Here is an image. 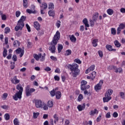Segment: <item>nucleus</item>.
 <instances>
[{
    "mask_svg": "<svg viewBox=\"0 0 125 125\" xmlns=\"http://www.w3.org/2000/svg\"><path fill=\"white\" fill-rule=\"evenodd\" d=\"M20 14H21V12L19 11H17L16 12V17L18 18L20 16Z\"/></svg>",
    "mask_w": 125,
    "mask_h": 125,
    "instance_id": "obj_55",
    "label": "nucleus"
},
{
    "mask_svg": "<svg viewBox=\"0 0 125 125\" xmlns=\"http://www.w3.org/2000/svg\"><path fill=\"white\" fill-rule=\"evenodd\" d=\"M83 23L84 24L85 27H89V24H88V21L87 19L84 18L83 21Z\"/></svg>",
    "mask_w": 125,
    "mask_h": 125,
    "instance_id": "obj_15",
    "label": "nucleus"
},
{
    "mask_svg": "<svg viewBox=\"0 0 125 125\" xmlns=\"http://www.w3.org/2000/svg\"><path fill=\"white\" fill-rule=\"evenodd\" d=\"M29 85H27L25 87V94L27 97H29V96H31L33 92H35L36 91V89L34 88H31Z\"/></svg>",
    "mask_w": 125,
    "mask_h": 125,
    "instance_id": "obj_4",
    "label": "nucleus"
},
{
    "mask_svg": "<svg viewBox=\"0 0 125 125\" xmlns=\"http://www.w3.org/2000/svg\"><path fill=\"white\" fill-rule=\"evenodd\" d=\"M2 20H6V16L5 15H2L1 16Z\"/></svg>",
    "mask_w": 125,
    "mask_h": 125,
    "instance_id": "obj_63",
    "label": "nucleus"
},
{
    "mask_svg": "<svg viewBox=\"0 0 125 125\" xmlns=\"http://www.w3.org/2000/svg\"><path fill=\"white\" fill-rule=\"evenodd\" d=\"M120 96L122 97V99H124L125 98V93L123 92H120Z\"/></svg>",
    "mask_w": 125,
    "mask_h": 125,
    "instance_id": "obj_61",
    "label": "nucleus"
},
{
    "mask_svg": "<svg viewBox=\"0 0 125 125\" xmlns=\"http://www.w3.org/2000/svg\"><path fill=\"white\" fill-rule=\"evenodd\" d=\"M95 77H96V72L93 71L92 73V77H91V80L93 81L94 79H95Z\"/></svg>",
    "mask_w": 125,
    "mask_h": 125,
    "instance_id": "obj_38",
    "label": "nucleus"
},
{
    "mask_svg": "<svg viewBox=\"0 0 125 125\" xmlns=\"http://www.w3.org/2000/svg\"><path fill=\"white\" fill-rule=\"evenodd\" d=\"M118 116H119V114H118V112H115L113 114V117L114 118H117Z\"/></svg>",
    "mask_w": 125,
    "mask_h": 125,
    "instance_id": "obj_57",
    "label": "nucleus"
},
{
    "mask_svg": "<svg viewBox=\"0 0 125 125\" xmlns=\"http://www.w3.org/2000/svg\"><path fill=\"white\" fill-rule=\"evenodd\" d=\"M95 77H96V72L93 71L92 73V77H91V80L93 81L94 79H95Z\"/></svg>",
    "mask_w": 125,
    "mask_h": 125,
    "instance_id": "obj_37",
    "label": "nucleus"
},
{
    "mask_svg": "<svg viewBox=\"0 0 125 125\" xmlns=\"http://www.w3.org/2000/svg\"><path fill=\"white\" fill-rule=\"evenodd\" d=\"M23 6L25 8L28 7V0H23Z\"/></svg>",
    "mask_w": 125,
    "mask_h": 125,
    "instance_id": "obj_25",
    "label": "nucleus"
},
{
    "mask_svg": "<svg viewBox=\"0 0 125 125\" xmlns=\"http://www.w3.org/2000/svg\"><path fill=\"white\" fill-rule=\"evenodd\" d=\"M4 42H5V44H8V37L5 38Z\"/></svg>",
    "mask_w": 125,
    "mask_h": 125,
    "instance_id": "obj_60",
    "label": "nucleus"
},
{
    "mask_svg": "<svg viewBox=\"0 0 125 125\" xmlns=\"http://www.w3.org/2000/svg\"><path fill=\"white\" fill-rule=\"evenodd\" d=\"M48 9L52 10L54 9V4L53 3H50L48 5Z\"/></svg>",
    "mask_w": 125,
    "mask_h": 125,
    "instance_id": "obj_28",
    "label": "nucleus"
},
{
    "mask_svg": "<svg viewBox=\"0 0 125 125\" xmlns=\"http://www.w3.org/2000/svg\"><path fill=\"white\" fill-rule=\"evenodd\" d=\"M105 47H106V49H107V50H108L109 51H112V49L113 48V46L112 45L107 44L105 46Z\"/></svg>",
    "mask_w": 125,
    "mask_h": 125,
    "instance_id": "obj_30",
    "label": "nucleus"
},
{
    "mask_svg": "<svg viewBox=\"0 0 125 125\" xmlns=\"http://www.w3.org/2000/svg\"><path fill=\"white\" fill-rule=\"evenodd\" d=\"M98 54L100 56V57H103V52H102V51L101 50H99L98 51Z\"/></svg>",
    "mask_w": 125,
    "mask_h": 125,
    "instance_id": "obj_51",
    "label": "nucleus"
},
{
    "mask_svg": "<svg viewBox=\"0 0 125 125\" xmlns=\"http://www.w3.org/2000/svg\"><path fill=\"white\" fill-rule=\"evenodd\" d=\"M34 28H36L37 31H40L41 25H40V23H39L38 22L35 21L34 22Z\"/></svg>",
    "mask_w": 125,
    "mask_h": 125,
    "instance_id": "obj_11",
    "label": "nucleus"
},
{
    "mask_svg": "<svg viewBox=\"0 0 125 125\" xmlns=\"http://www.w3.org/2000/svg\"><path fill=\"white\" fill-rule=\"evenodd\" d=\"M87 82L84 80H83L81 82V85H85Z\"/></svg>",
    "mask_w": 125,
    "mask_h": 125,
    "instance_id": "obj_56",
    "label": "nucleus"
},
{
    "mask_svg": "<svg viewBox=\"0 0 125 125\" xmlns=\"http://www.w3.org/2000/svg\"><path fill=\"white\" fill-rule=\"evenodd\" d=\"M4 117L5 120H6V121H8V120H9V119H10V116H9V114L8 113L5 114L4 115Z\"/></svg>",
    "mask_w": 125,
    "mask_h": 125,
    "instance_id": "obj_43",
    "label": "nucleus"
},
{
    "mask_svg": "<svg viewBox=\"0 0 125 125\" xmlns=\"http://www.w3.org/2000/svg\"><path fill=\"white\" fill-rule=\"evenodd\" d=\"M83 94H80L78 98V100L79 102H81V101L83 100Z\"/></svg>",
    "mask_w": 125,
    "mask_h": 125,
    "instance_id": "obj_35",
    "label": "nucleus"
},
{
    "mask_svg": "<svg viewBox=\"0 0 125 125\" xmlns=\"http://www.w3.org/2000/svg\"><path fill=\"white\" fill-rule=\"evenodd\" d=\"M16 89L19 90L17 93L13 96V98L16 101H17L19 99L22 98V93L23 92V87L21 86V84L19 83L16 86Z\"/></svg>",
    "mask_w": 125,
    "mask_h": 125,
    "instance_id": "obj_3",
    "label": "nucleus"
},
{
    "mask_svg": "<svg viewBox=\"0 0 125 125\" xmlns=\"http://www.w3.org/2000/svg\"><path fill=\"white\" fill-rule=\"evenodd\" d=\"M55 95H56V99H60V98H61V96L62 94H61V92L57 91L56 92Z\"/></svg>",
    "mask_w": 125,
    "mask_h": 125,
    "instance_id": "obj_19",
    "label": "nucleus"
},
{
    "mask_svg": "<svg viewBox=\"0 0 125 125\" xmlns=\"http://www.w3.org/2000/svg\"><path fill=\"white\" fill-rule=\"evenodd\" d=\"M114 44L116 47H121L122 44H120V42L118 40H115L114 41Z\"/></svg>",
    "mask_w": 125,
    "mask_h": 125,
    "instance_id": "obj_24",
    "label": "nucleus"
},
{
    "mask_svg": "<svg viewBox=\"0 0 125 125\" xmlns=\"http://www.w3.org/2000/svg\"><path fill=\"white\" fill-rule=\"evenodd\" d=\"M105 117L107 119H109V118H111V112H107L105 115Z\"/></svg>",
    "mask_w": 125,
    "mask_h": 125,
    "instance_id": "obj_54",
    "label": "nucleus"
},
{
    "mask_svg": "<svg viewBox=\"0 0 125 125\" xmlns=\"http://www.w3.org/2000/svg\"><path fill=\"white\" fill-rule=\"evenodd\" d=\"M50 94L52 97H53L54 96H55V95L56 94L55 93V90L53 89L52 91L50 92Z\"/></svg>",
    "mask_w": 125,
    "mask_h": 125,
    "instance_id": "obj_44",
    "label": "nucleus"
},
{
    "mask_svg": "<svg viewBox=\"0 0 125 125\" xmlns=\"http://www.w3.org/2000/svg\"><path fill=\"white\" fill-rule=\"evenodd\" d=\"M125 24L123 23H120L119 27L117 28V35H120L121 34V32L122 30H124V29H125Z\"/></svg>",
    "mask_w": 125,
    "mask_h": 125,
    "instance_id": "obj_7",
    "label": "nucleus"
},
{
    "mask_svg": "<svg viewBox=\"0 0 125 125\" xmlns=\"http://www.w3.org/2000/svg\"><path fill=\"white\" fill-rule=\"evenodd\" d=\"M68 70H70L71 72L70 73L71 75L72 74L74 78H76L77 76L80 75V70L79 69V65L77 63H73L72 64H68L67 65Z\"/></svg>",
    "mask_w": 125,
    "mask_h": 125,
    "instance_id": "obj_2",
    "label": "nucleus"
},
{
    "mask_svg": "<svg viewBox=\"0 0 125 125\" xmlns=\"http://www.w3.org/2000/svg\"><path fill=\"white\" fill-rule=\"evenodd\" d=\"M117 31H116V29L111 28V34L112 35H116Z\"/></svg>",
    "mask_w": 125,
    "mask_h": 125,
    "instance_id": "obj_48",
    "label": "nucleus"
},
{
    "mask_svg": "<svg viewBox=\"0 0 125 125\" xmlns=\"http://www.w3.org/2000/svg\"><path fill=\"white\" fill-rule=\"evenodd\" d=\"M99 16V14H98V13L97 12L95 13L93 15L92 20L95 21V22H96V21H97V18H98Z\"/></svg>",
    "mask_w": 125,
    "mask_h": 125,
    "instance_id": "obj_13",
    "label": "nucleus"
},
{
    "mask_svg": "<svg viewBox=\"0 0 125 125\" xmlns=\"http://www.w3.org/2000/svg\"><path fill=\"white\" fill-rule=\"evenodd\" d=\"M120 12L122 13H125V8H121Z\"/></svg>",
    "mask_w": 125,
    "mask_h": 125,
    "instance_id": "obj_64",
    "label": "nucleus"
},
{
    "mask_svg": "<svg viewBox=\"0 0 125 125\" xmlns=\"http://www.w3.org/2000/svg\"><path fill=\"white\" fill-rule=\"evenodd\" d=\"M7 55V50L6 48L3 47V57H6Z\"/></svg>",
    "mask_w": 125,
    "mask_h": 125,
    "instance_id": "obj_31",
    "label": "nucleus"
},
{
    "mask_svg": "<svg viewBox=\"0 0 125 125\" xmlns=\"http://www.w3.org/2000/svg\"><path fill=\"white\" fill-rule=\"evenodd\" d=\"M89 87H90V86H89V85H87L86 86L84 85H81V90H85V89H88Z\"/></svg>",
    "mask_w": 125,
    "mask_h": 125,
    "instance_id": "obj_20",
    "label": "nucleus"
},
{
    "mask_svg": "<svg viewBox=\"0 0 125 125\" xmlns=\"http://www.w3.org/2000/svg\"><path fill=\"white\" fill-rule=\"evenodd\" d=\"M102 84H103V80H101L100 82L95 86V90L98 91L102 88Z\"/></svg>",
    "mask_w": 125,
    "mask_h": 125,
    "instance_id": "obj_6",
    "label": "nucleus"
},
{
    "mask_svg": "<svg viewBox=\"0 0 125 125\" xmlns=\"http://www.w3.org/2000/svg\"><path fill=\"white\" fill-rule=\"evenodd\" d=\"M1 108H2V109H4L5 110H6V109H8V105H1Z\"/></svg>",
    "mask_w": 125,
    "mask_h": 125,
    "instance_id": "obj_58",
    "label": "nucleus"
},
{
    "mask_svg": "<svg viewBox=\"0 0 125 125\" xmlns=\"http://www.w3.org/2000/svg\"><path fill=\"white\" fill-rule=\"evenodd\" d=\"M50 59H52L53 61H57V58L53 56H51Z\"/></svg>",
    "mask_w": 125,
    "mask_h": 125,
    "instance_id": "obj_59",
    "label": "nucleus"
},
{
    "mask_svg": "<svg viewBox=\"0 0 125 125\" xmlns=\"http://www.w3.org/2000/svg\"><path fill=\"white\" fill-rule=\"evenodd\" d=\"M107 13L109 15H112V14L114 13V11L112 9H108L107 10Z\"/></svg>",
    "mask_w": 125,
    "mask_h": 125,
    "instance_id": "obj_32",
    "label": "nucleus"
},
{
    "mask_svg": "<svg viewBox=\"0 0 125 125\" xmlns=\"http://www.w3.org/2000/svg\"><path fill=\"white\" fill-rule=\"evenodd\" d=\"M20 122L19 120L17 118H15L14 120V125H19Z\"/></svg>",
    "mask_w": 125,
    "mask_h": 125,
    "instance_id": "obj_36",
    "label": "nucleus"
},
{
    "mask_svg": "<svg viewBox=\"0 0 125 125\" xmlns=\"http://www.w3.org/2000/svg\"><path fill=\"white\" fill-rule=\"evenodd\" d=\"M71 54H72V51L70 49H68L65 51V53L64 54V55L65 56H69V55H71Z\"/></svg>",
    "mask_w": 125,
    "mask_h": 125,
    "instance_id": "obj_27",
    "label": "nucleus"
},
{
    "mask_svg": "<svg viewBox=\"0 0 125 125\" xmlns=\"http://www.w3.org/2000/svg\"><path fill=\"white\" fill-rule=\"evenodd\" d=\"M12 60L14 62H16V61H17V56H16V55H13Z\"/></svg>",
    "mask_w": 125,
    "mask_h": 125,
    "instance_id": "obj_47",
    "label": "nucleus"
},
{
    "mask_svg": "<svg viewBox=\"0 0 125 125\" xmlns=\"http://www.w3.org/2000/svg\"><path fill=\"white\" fill-rule=\"evenodd\" d=\"M48 15L49 16L54 18V16H55V11L50 10L48 11Z\"/></svg>",
    "mask_w": 125,
    "mask_h": 125,
    "instance_id": "obj_16",
    "label": "nucleus"
},
{
    "mask_svg": "<svg viewBox=\"0 0 125 125\" xmlns=\"http://www.w3.org/2000/svg\"><path fill=\"white\" fill-rule=\"evenodd\" d=\"M53 118L54 119V124L56 125V122H58V121H59V118L58 117V115L55 114L54 115Z\"/></svg>",
    "mask_w": 125,
    "mask_h": 125,
    "instance_id": "obj_23",
    "label": "nucleus"
},
{
    "mask_svg": "<svg viewBox=\"0 0 125 125\" xmlns=\"http://www.w3.org/2000/svg\"><path fill=\"white\" fill-rule=\"evenodd\" d=\"M99 111L97 110V109L95 108L94 109V110H91V111L89 112L90 116H94L95 114H98Z\"/></svg>",
    "mask_w": 125,
    "mask_h": 125,
    "instance_id": "obj_14",
    "label": "nucleus"
},
{
    "mask_svg": "<svg viewBox=\"0 0 125 125\" xmlns=\"http://www.w3.org/2000/svg\"><path fill=\"white\" fill-rule=\"evenodd\" d=\"M59 40H60V32L59 31H57L51 42L52 46L49 47V50L51 51V53H55V50H56L55 46L57 44Z\"/></svg>",
    "mask_w": 125,
    "mask_h": 125,
    "instance_id": "obj_1",
    "label": "nucleus"
},
{
    "mask_svg": "<svg viewBox=\"0 0 125 125\" xmlns=\"http://www.w3.org/2000/svg\"><path fill=\"white\" fill-rule=\"evenodd\" d=\"M74 61L76 63H78V64H82V61L79 59H76Z\"/></svg>",
    "mask_w": 125,
    "mask_h": 125,
    "instance_id": "obj_49",
    "label": "nucleus"
},
{
    "mask_svg": "<svg viewBox=\"0 0 125 125\" xmlns=\"http://www.w3.org/2000/svg\"><path fill=\"white\" fill-rule=\"evenodd\" d=\"M8 33H10V28L8 27H7L4 29V33L8 34Z\"/></svg>",
    "mask_w": 125,
    "mask_h": 125,
    "instance_id": "obj_39",
    "label": "nucleus"
},
{
    "mask_svg": "<svg viewBox=\"0 0 125 125\" xmlns=\"http://www.w3.org/2000/svg\"><path fill=\"white\" fill-rule=\"evenodd\" d=\"M95 21H94L93 20H90V26L91 27H93V26H94V25L95 24Z\"/></svg>",
    "mask_w": 125,
    "mask_h": 125,
    "instance_id": "obj_45",
    "label": "nucleus"
},
{
    "mask_svg": "<svg viewBox=\"0 0 125 125\" xmlns=\"http://www.w3.org/2000/svg\"><path fill=\"white\" fill-rule=\"evenodd\" d=\"M25 20H26V17L24 16H22L19 21H20V22H23L24 23V21H25Z\"/></svg>",
    "mask_w": 125,
    "mask_h": 125,
    "instance_id": "obj_40",
    "label": "nucleus"
},
{
    "mask_svg": "<svg viewBox=\"0 0 125 125\" xmlns=\"http://www.w3.org/2000/svg\"><path fill=\"white\" fill-rule=\"evenodd\" d=\"M113 92H114V91L112 89H108L105 94L108 96H111V94H113Z\"/></svg>",
    "mask_w": 125,
    "mask_h": 125,
    "instance_id": "obj_17",
    "label": "nucleus"
},
{
    "mask_svg": "<svg viewBox=\"0 0 125 125\" xmlns=\"http://www.w3.org/2000/svg\"><path fill=\"white\" fill-rule=\"evenodd\" d=\"M44 70L46 72H50V71H51V68H50V67H49V66H47L44 69Z\"/></svg>",
    "mask_w": 125,
    "mask_h": 125,
    "instance_id": "obj_53",
    "label": "nucleus"
},
{
    "mask_svg": "<svg viewBox=\"0 0 125 125\" xmlns=\"http://www.w3.org/2000/svg\"><path fill=\"white\" fill-rule=\"evenodd\" d=\"M47 105L49 108H52L53 107V102L51 101H49Z\"/></svg>",
    "mask_w": 125,
    "mask_h": 125,
    "instance_id": "obj_26",
    "label": "nucleus"
},
{
    "mask_svg": "<svg viewBox=\"0 0 125 125\" xmlns=\"http://www.w3.org/2000/svg\"><path fill=\"white\" fill-rule=\"evenodd\" d=\"M11 82L12 83L14 84H16L17 83H20V81L17 79V76H15L11 80Z\"/></svg>",
    "mask_w": 125,
    "mask_h": 125,
    "instance_id": "obj_10",
    "label": "nucleus"
},
{
    "mask_svg": "<svg viewBox=\"0 0 125 125\" xmlns=\"http://www.w3.org/2000/svg\"><path fill=\"white\" fill-rule=\"evenodd\" d=\"M85 108V104H83V105L79 104L77 106V109H78L79 111H83V110H84Z\"/></svg>",
    "mask_w": 125,
    "mask_h": 125,
    "instance_id": "obj_12",
    "label": "nucleus"
},
{
    "mask_svg": "<svg viewBox=\"0 0 125 125\" xmlns=\"http://www.w3.org/2000/svg\"><path fill=\"white\" fill-rule=\"evenodd\" d=\"M89 70H90V72H91L95 69V65H92L90 67L88 68Z\"/></svg>",
    "mask_w": 125,
    "mask_h": 125,
    "instance_id": "obj_46",
    "label": "nucleus"
},
{
    "mask_svg": "<svg viewBox=\"0 0 125 125\" xmlns=\"http://www.w3.org/2000/svg\"><path fill=\"white\" fill-rule=\"evenodd\" d=\"M25 26L26 27V28L27 29L28 32H31V27H30V25H29V24L26 23L25 24Z\"/></svg>",
    "mask_w": 125,
    "mask_h": 125,
    "instance_id": "obj_50",
    "label": "nucleus"
},
{
    "mask_svg": "<svg viewBox=\"0 0 125 125\" xmlns=\"http://www.w3.org/2000/svg\"><path fill=\"white\" fill-rule=\"evenodd\" d=\"M22 51H24V49H21V48L20 47L16 50V52L17 54H20Z\"/></svg>",
    "mask_w": 125,
    "mask_h": 125,
    "instance_id": "obj_34",
    "label": "nucleus"
},
{
    "mask_svg": "<svg viewBox=\"0 0 125 125\" xmlns=\"http://www.w3.org/2000/svg\"><path fill=\"white\" fill-rule=\"evenodd\" d=\"M111 99L112 97L105 94V97L103 98V101L104 103H105V102H109V101H110V100H111Z\"/></svg>",
    "mask_w": 125,
    "mask_h": 125,
    "instance_id": "obj_9",
    "label": "nucleus"
},
{
    "mask_svg": "<svg viewBox=\"0 0 125 125\" xmlns=\"http://www.w3.org/2000/svg\"><path fill=\"white\" fill-rule=\"evenodd\" d=\"M97 42H98V39H94L93 40L92 44L93 46L96 47V46H97L98 44Z\"/></svg>",
    "mask_w": 125,
    "mask_h": 125,
    "instance_id": "obj_29",
    "label": "nucleus"
},
{
    "mask_svg": "<svg viewBox=\"0 0 125 125\" xmlns=\"http://www.w3.org/2000/svg\"><path fill=\"white\" fill-rule=\"evenodd\" d=\"M62 49H63V45L61 44H58V50L59 53H61V52L62 51Z\"/></svg>",
    "mask_w": 125,
    "mask_h": 125,
    "instance_id": "obj_22",
    "label": "nucleus"
},
{
    "mask_svg": "<svg viewBox=\"0 0 125 125\" xmlns=\"http://www.w3.org/2000/svg\"><path fill=\"white\" fill-rule=\"evenodd\" d=\"M24 26H25L24 22L19 21H18L17 25L15 27V30L16 31V32H18L19 30H22L24 27Z\"/></svg>",
    "mask_w": 125,
    "mask_h": 125,
    "instance_id": "obj_5",
    "label": "nucleus"
},
{
    "mask_svg": "<svg viewBox=\"0 0 125 125\" xmlns=\"http://www.w3.org/2000/svg\"><path fill=\"white\" fill-rule=\"evenodd\" d=\"M35 106L36 108H42V102L41 101V100H36L35 101Z\"/></svg>",
    "mask_w": 125,
    "mask_h": 125,
    "instance_id": "obj_8",
    "label": "nucleus"
},
{
    "mask_svg": "<svg viewBox=\"0 0 125 125\" xmlns=\"http://www.w3.org/2000/svg\"><path fill=\"white\" fill-rule=\"evenodd\" d=\"M54 78L55 81H57L58 82H59V81H60V77H59V76L57 75H55Z\"/></svg>",
    "mask_w": 125,
    "mask_h": 125,
    "instance_id": "obj_52",
    "label": "nucleus"
},
{
    "mask_svg": "<svg viewBox=\"0 0 125 125\" xmlns=\"http://www.w3.org/2000/svg\"><path fill=\"white\" fill-rule=\"evenodd\" d=\"M80 30L81 31V32L84 31V26L81 25L80 28Z\"/></svg>",
    "mask_w": 125,
    "mask_h": 125,
    "instance_id": "obj_62",
    "label": "nucleus"
},
{
    "mask_svg": "<svg viewBox=\"0 0 125 125\" xmlns=\"http://www.w3.org/2000/svg\"><path fill=\"white\" fill-rule=\"evenodd\" d=\"M70 40L72 42H76L77 41V38L75 37V36L72 35V36H69Z\"/></svg>",
    "mask_w": 125,
    "mask_h": 125,
    "instance_id": "obj_21",
    "label": "nucleus"
},
{
    "mask_svg": "<svg viewBox=\"0 0 125 125\" xmlns=\"http://www.w3.org/2000/svg\"><path fill=\"white\" fill-rule=\"evenodd\" d=\"M26 12L27 13H29V14H32V13H33V14H35L36 13V11H32L31 10V9H26Z\"/></svg>",
    "mask_w": 125,
    "mask_h": 125,
    "instance_id": "obj_33",
    "label": "nucleus"
},
{
    "mask_svg": "<svg viewBox=\"0 0 125 125\" xmlns=\"http://www.w3.org/2000/svg\"><path fill=\"white\" fill-rule=\"evenodd\" d=\"M39 115H40V113L39 112H34L33 113V119H37L38 117H39Z\"/></svg>",
    "mask_w": 125,
    "mask_h": 125,
    "instance_id": "obj_42",
    "label": "nucleus"
},
{
    "mask_svg": "<svg viewBox=\"0 0 125 125\" xmlns=\"http://www.w3.org/2000/svg\"><path fill=\"white\" fill-rule=\"evenodd\" d=\"M41 7H43V9H46V8H47V4L45 2H43Z\"/></svg>",
    "mask_w": 125,
    "mask_h": 125,
    "instance_id": "obj_41",
    "label": "nucleus"
},
{
    "mask_svg": "<svg viewBox=\"0 0 125 125\" xmlns=\"http://www.w3.org/2000/svg\"><path fill=\"white\" fill-rule=\"evenodd\" d=\"M34 57L37 61H39V60H40V58H42V54L40 53L39 55L35 54L34 55Z\"/></svg>",
    "mask_w": 125,
    "mask_h": 125,
    "instance_id": "obj_18",
    "label": "nucleus"
}]
</instances>
